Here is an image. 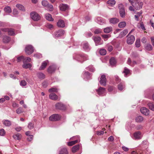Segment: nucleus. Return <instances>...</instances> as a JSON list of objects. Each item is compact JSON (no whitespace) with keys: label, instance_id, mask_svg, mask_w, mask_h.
<instances>
[{"label":"nucleus","instance_id":"8fccbe9b","mask_svg":"<svg viewBox=\"0 0 154 154\" xmlns=\"http://www.w3.org/2000/svg\"><path fill=\"white\" fill-rule=\"evenodd\" d=\"M128 30L127 29H125L121 32V34L122 36H125L128 33Z\"/></svg>","mask_w":154,"mask_h":154},{"label":"nucleus","instance_id":"603ef678","mask_svg":"<svg viewBox=\"0 0 154 154\" xmlns=\"http://www.w3.org/2000/svg\"><path fill=\"white\" fill-rule=\"evenodd\" d=\"M83 48L84 49L86 50H88V45L87 43H85L83 44Z\"/></svg>","mask_w":154,"mask_h":154},{"label":"nucleus","instance_id":"f257e3e1","mask_svg":"<svg viewBox=\"0 0 154 154\" xmlns=\"http://www.w3.org/2000/svg\"><path fill=\"white\" fill-rule=\"evenodd\" d=\"M134 8L136 10H139L142 8L143 3L139 0H135L133 2L131 0H128Z\"/></svg>","mask_w":154,"mask_h":154},{"label":"nucleus","instance_id":"a878e982","mask_svg":"<svg viewBox=\"0 0 154 154\" xmlns=\"http://www.w3.org/2000/svg\"><path fill=\"white\" fill-rule=\"evenodd\" d=\"M38 78L41 79H43L45 78V75L43 73L38 72L37 74Z\"/></svg>","mask_w":154,"mask_h":154},{"label":"nucleus","instance_id":"ea45409f","mask_svg":"<svg viewBox=\"0 0 154 154\" xmlns=\"http://www.w3.org/2000/svg\"><path fill=\"white\" fill-rule=\"evenodd\" d=\"M125 88L124 84L122 83H120L118 85V88L120 91L123 90Z\"/></svg>","mask_w":154,"mask_h":154},{"label":"nucleus","instance_id":"774afa93","mask_svg":"<svg viewBox=\"0 0 154 154\" xmlns=\"http://www.w3.org/2000/svg\"><path fill=\"white\" fill-rule=\"evenodd\" d=\"M136 129L140 130L142 129L143 126L141 125H138L136 127Z\"/></svg>","mask_w":154,"mask_h":154},{"label":"nucleus","instance_id":"7c9ffc66","mask_svg":"<svg viewBox=\"0 0 154 154\" xmlns=\"http://www.w3.org/2000/svg\"><path fill=\"white\" fill-rule=\"evenodd\" d=\"M149 108L152 111H154V104L153 103L149 102L147 104Z\"/></svg>","mask_w":154,"mask_h":154},{"label":"nucleus","instance_id":"72a5a7b5","mask_svg":"<svg viewBox=\"0 0 154 154\" xmlns=\"http://www.w3.org/2000/svg\"><path fill=\"white\" fill-rule=\"evenodd\" d=\"M32 66V65L31 63H24L22 66L23 68L25 69L30 68Z\"/></svg>","mask_w":154,"mask_h":154},{"label":"nucleus","instance_id":"bf43d9fd","mask_svg":"<svg viewBox=\"0 0 154 154\" xmlns=\"http://www.w3.org/2000/svg\"><path fill=\"white\" fill-rule=\"evenodd\" d=\"M101 32H102V30L101 29H96L95 30L94 32L95 34H99V33H101Z\"/></svg>","mask_w":154,"mask_h":154},{"label":"nucleus","instance_id":"e2e57ef3","mask_svg":"<svg viewBox=\"0 0 154 154\" xmlns=\"http://www.w3.org/2000/svg\"><path fill=\"white\" fill-rule=\"evenodd\" d=\"M42 85L43 87L46 88L48 85V83L47 81H45L42 83Z\"/></svg>","mask_w":154,"mask_h":154},{"label":"nucleus","instance_id":"a211bd4d","mask_svg":"<svg viewBox=\"0 0 154 154\" xmlns=\"http://www.w3.org/2000/svg\"><path fill=\"white\" fill-rule=\"evenodd\" d=\"M96 21L100 25H102L105 23V20L100 17H97Z\"/></svg>","mask_w":154,"mask_h":154},{"label":"nucleus","instance_id":"79ce46f5","mask_svg":"<svg viewBox=\"0 0 154 154\" xmlns=\"http://www.w3.org/2000/svg\"><path fill=\"white\" fill-rule=\"evenodd\" d=\"M99 52L100 55H104L106 53V50L104 49H101L100 50Z\"/></svg>","mask_w":154,"mask_h":154},{"label":"nucleus","instance_id":"a19ab883","mask_svg":"<svg viewBox=\"0 0 154 154\" xmlns=\"http://www.w3.org/2000/svg\"><path fill=\"white\" fill-rule=\"evenodd\" d=\"M8 34L10 35H15V33L13 29H8Z\"/></svg>","mask_w":154,"mask_h":154},{"label":"nucleus","instance_id":"f3484780","mask_svg":"<svg viewBox=\"0 0 154 154\" xmlns=\"http://www.w3.org/2000/svg\"><path fill=\"white\" fill-rule=\"evenodd\" d=\"M134 136L135 139H139L141 138V133L140 131H137L135 132L134 133Z\"/></svg>","mask_w":154,"mask_h":154},{"label":"nucleus","instance_id":"de8ad7c7","mask_svg":"<svg viewBox=\"0 0 154 154\" xmlns=\"http://www.w3.org/2000/svg\"><path fill=\"white\" fill-rule=\"evenodd\" d=\"M28 128L30 129H33L34 128V124L32 122H29L28 125Z\"/></svg>","mask_w":154,"mask_h":154},{"label":"nucleus","instance_id":"58836bf2","mask_svg":"<svg viewBox=\"0 0 154 154\" xmlns=\"http://www.w3.org/2000/svg\"><path fill=\"white\" fill-rule=\"evenodd\" d=\"M4 11L6 13H9L11 12V8L8 6H7L4 9Z\"/></svg>","mask_w":154,"mask_h":154},{"label":"nucleus","instance_id":"4d7b16f0","mask_svg":"<svg viewBox=\"0 0 154 154\" xmlns=\"http://www.w3.org/2000/svg\"><path fill=\"white\" fill-rule=\"evenodd\" d=\"M34 56L37 58H39L42 57V55L41 54L38 53H37L34 54Z\"/></svg>","mask_w":154,"mask_h":154},{"label":"nucleus","instance_id":"052dcab7","mask_svg":"<svg viewBox=\"0 0 154 154\" xmlns=\"http://www.w3.org/2000/svg\"><path fill=\"white\" fill-rule=\"evenodd\" d=\"M87 69H89L90 71L93 72L94 71L95 69L94 67L91 66H89V67L86 68Z\"/></svg>","mask_w":154,"mask_h":154},{"label":"nucleus","instance_id":"f8f14e48","mask_svg":"<svg viewBox=\"0 0 154 154\" xmlns=\"http://www.w3.org/2000/svg\"><path fill=\"white\" fill-rule=\"evenodd\" d=\"M140 110L141 113L145 116H147L149 114V111L145 107L142 108Z\"/></svg>","mask_w":154,"mask_h":154},{"label":"nucleus","instance_id":"473e14b6","mask_svg":"<svg viewBox=\"0 0 154 154\" xmlns=\"http://www.w3.org/2000/svg\"><path fill=\"white\" fill-rule=\"evenodd\" d=\"M80 141V140H76L74 141L69 142L67 143V145L69 146H72L78 143V142H79Z\"/></svg>","mask_w":154,"mask_h":154},{"label":"nucleus","instance_id":"680f3d73","mask_svg":"<svg viewBox=\"0 0 154 154\" xmlns=\"http://www.w3.org/2000/svg\"><path fill=\"white\" fill-rule=\"evenodd\" d=\"M23 58H24V57L23 56H20V57H18L17 58V61L18 62H19L22 60L23 61Z\"/></svg>","mask_w":154,"mask_h":154},{"label":"nucleus","instance_id":"69168bd1","mask_svg":"<svg viewBox=\"0 0 154 154\" xmlns=\"http://www.w3.org/2000/svg\"><path fill=\"white\" fill-rule=\"evenodd\" d=\"M33 136L32 135H29V136L27 137V140L28 141H30L32 140Z\"/></svg>","mask_w":154,"mask_h":154},{"label":"nucleus","instance_id":"ddd939ff","mask_svg":"<svg viewBox=\"0 0 154 154\" xmlns=\"http://www.w3.org/2000/svg\"><path fill=\"white\" fill-rule=\"evenodd\" d=\"M57 109L61 110L65 109L66 107L63 104L61 103H57L55 105Z\"/></svg>","mask_w":154,"mask_h":154},{"label":"nucleus","instance_id":"423d86ee","mask_svg":"<svg viewBox=\"0 0 154 154\" xmlns=\"http://www.w3.org/2000/svg\"><path fill=\"white\" fill-rule=\"evenodd\" d=\"M127 43L128 44H132L135 40V38L134 36L129 35V34H128L127 35Z\"/></svg>","mask_w":154,"mask_h":154},{"label":"nucleus","instance_id":"2eb2a0df","mask_svg":"<svg viewBox=\"0 0 154 154\" xmlns=\"http://www.w3.org/2000/svg\"><path fill=\"white\" fill-rule=\"evenodd\" d=\"M109 20L110 23L113 24H116L119 21V19L116 17H113L109 19Z\"/></svg>","mask_w":154,"mask_h":154},{"label":"nucleus","instance_id":"6e6552de","mask_svg":"<svg viewBox=\"0 0 154 154\" xmlns=\"http://www.w3.org/2000/svg\"><path fill=\"white\" fill-rule=\"evenodd\" d=\"M60 115L57 114H54L50 116L49 118L50 120L55 121L59 120L60 119Z\"/></svg>","mask_w":154,"mask_h":154},{"label":"nucleus","instance_id":"e433bc0d","mask_svg":"<svg viewBox=\"0 0 154 154\" xmlns=\"http://www.w3.org/2000/svg\"><path fill=\"white\" fill-rule=\"evenodd\" d=\"M126 23L125 21L120 22L118 24V26L120 28H122L125 27L126 26Z\"/></svg>","mask_w":154,"mask_h":154},{"label":"nucleus","instance_id":"c03bdc74","mask_svg":"<svg viewBox=\"0 0 154 154\" xmlns=\"http://www.w3.org/2000/svg\"><path fill=\"white\" fill-rule=\"evenodd\" d=\"M16 7L19 9L20 10L22 11L24 10V8L22 5L20 4H17L16 5Z\"/></svg>","mask_w":154,"mask_h":154},{"label":"nucleus","instance_id":"0e129e2a","mask_svg":"<svg viewBox=\"0 0 154 154\" xmlns=\"http://www.w3.org/2000/svg\"><path fill=\"white\" fill-rule=\"evenodd\" d=\"M46 26L48 28H49L50 29H51L53 28V25L50 24H47L46 25Z\"/></svg>","mask_w":154,"mask_h":154},{"label":"nucleus","instance_id":"864d4df0","mask_svg":"<svg viewBox=\"0 0 154 154\" xmlns=\"http://www.w3.org/2000/svg\"><path fill=\"white\" fill-rule=\"evenodd\" d=\"M84 77L87 79H89L90 77V73L88 72H85L84 74Z\"/></svg>","mask_w":154,"mask_h":154},{"label":"nucleus","instance_id":"bb28decb","mask_svg":"<svg viewBox=\"0 0 154 154\" xmlns=\"http://www.w3.org/2000/svg\"><path fill=\"white\" fill-rule=\"evenodd\" d=\"M143 120V118L141 116H138L135 118V121L136 122L140 123L142 122Z\"/></svg>","mask_w":154,"mask_h":154},{"label":"nucleus","instance_id":"a18cd8bd","mask_svg":"<svg viewBox=\"0 0 154 154\" xmlns=\"http://www.w3.org/2000/svg\"><path fill=\"white\" fill-rule=\"evenodd\" d=\"M23 111L21 107H19L16 110V112L18 114H20L23 113Z\"/></svg>","mask_w":154,"mask_h":154},{"label":"nucleus","instance_id":"6ab92c4d","mask_svg":"<svg viewBox=\"0 0 154 154\" xmlns=\"http://www.w3.org/2000/svg\"><path fill=\"white\" fill-rule=\"evenodd\" d=\"M57 26L60 27H63L65 26L64 21L62 20H59L57 23Z\"/></svg>","mask_w":154,"mask_h":154},{"label":"nucleus","instance_id":"f03ea898","mask_svg":"<svg viewBox=\"0 0 154 154\" xmlns=\"http://www.w3.org/2000/svg\"><path fill=\"white\" fill-rule=\"evenodd\" d=\"M118 8L120 16L122 18H125V12L124 6L122 4H119Z\"/></svg>","mask_w":154,"mask_h":154},{"label":"nucleus","instance_id":"393cba45","mask_svg":"<svg viewBox=\"0 0 154 154\" xmlns=\"http://www.w3.org/2000/svg\"><path fill=\"white\" fill-rule=\"evenodd\" d=\"M45 18L49 21H53V19L51 15L49 14H46L45 15Z\"/></svg>","mask_w":154,"mask_h":154},{"label":"nucleus","instance_id":"0eeeda50","mask_svg":"<svg viewBox=\"0 0 154 154\" xmlns=\"http://www.w3.org/2000/svg\"><path fill=\"white\" fill-rule=\"evenodd\" d=\"M97 94L103 96L106 94V90L105 88L100 87L96 91Z\"/></svg>","mask_w":154,"mask_h":154},{"label":"nucleus","instance_id":"6e6d98bb","mask_svg":"<svg viewBox=\"0 0 154 154\" xmlns=\"http://www.w3.org/2000/svg\"><path fill=\"white\" fill-rule=\"evenodd\" d=\"M26 84V82L24 80L21 81L20 83V85L21 86H25Z\"/></svg>","mask_w":154,"mask_h":154},{"label":"nucleus","instance_id":"3c124183","mask_svg":"<svg viewBox=\"0 0 154 154\" xmlns=\"http://www.w3.org/2000/svg\"><path fill=\"white\" fill-rule=\"evenodd\" d=\"M48 10L49 11H51L53 9V6L52 5H48L46 6Z\"/></svg>","mask_w":154,"mask_h":154},{"label":"nucleus","instance_id":"37998d69","mask_svg":"<svg viewBox=\"0 0 154 154\" xmlns=\"http://www.w3.org/2000/svg\"><path fill=\"white\" fill-rule=\"evenodd\" d=\"M31 60V59L30 57H27L24 58V57L23 59V63L29 62H30Z\"/></svg>","mask_w":154,"mask_h":154},{"label":"nucleus","instance_id":"b1692460","mask_svg":"<svg viewBox=\"0 0 154 154\" xmlns=\"http://www.w3.org/2000/svg\"><path fill=\"white\" fill-rule=\"evenodd\" d=\"M145 49L148 51H150L152 50L153 47L150 44H147L145 46Z\"/></svg>","mask_w":154,"mask_h":154},{"label":"nucleus","instance_id":"20e7f679","mask_svg":"<svg viewBox=\"0 0 154 154\" xmlns=\"http://www.w3.org/2000/svg\"><path fill=\"white\" fill-rule=\"evenodd\" d=\"M64 33V30L62 29H60L55 32L53 35L55 38H58L63 36Z\"/></svg>","mask_w":154,"mask_h":154},{"label":"nucleus","instance_id":"5fc2aeb1","mask_svg":"<svg viewBox=\"0 0 154 154\" xmlns=\"http://www.w3.org/2000/svg\"><path fill=\"white\" fill-rule=\"evenodd\" d=\"M42 5L45 7H46L48 4V2L47 1H43L42 2Z\"/></svg>","mask_w":154,"mask_h":154},{"label":"nucleus","instance_id":"c756f323","mask_svg":"<svg viewBox=\"0 0 154 154\" xmlns=\"http://www.w3.org/2000/svg\"><path fill=\"white\" fill-rule=\"evenodd\" d=\"M79 148V144L73 146L72 149V151L73 152H75L78 150Z\"/></svg>","mask_w":154,"mask_h":154},{"label":"nucleus","instance_id":"338daca9","mask_svg":"<svg viewBox=\"0 0 154 154\" xmlns=\"http://www.w3.org/2000/svg\"><path fill=\"white\" fill-rule=\"evenodd\" d=\"M104 133L103 131H97V134L98 135H103Z\"/></svg>","mask_w":154,"mask_h":154},{"label":"nucleus","instance_id":"412c9836","mask_svg":"<svg viewBox=\"0 0 154 154\" xmlns=\"http://www.w3.org/2000/svg\"><path fill=\"white\" fill-rule=\"evenodd\" d=\"M49 98L53 100H56L58 99V96L54 93H52L49 95Z\"/></svg>","mask_w":154,"mask_h":154},{"label":"nucleus","instance_id":"aec40b11","mask_svg":"<svg viewBox=\"0 0 154 154\" xmlns=\"http://www.w3.org/2000/svg\"><path fill=\"white\" fill-rule=\"evenodd\" d=\"M88 59V56L86 54H82L80 56V58L79 59V60L81 62H83Z\"/></svg>","mask_w":154,"mask_h":154},{"label":"nucleus","instance_id":"13d9d810","mask_svg":"<svg viewBox=\"0 0 154 154\" xmlns=\"http://www.w3.org/2000/svg\"><path fill=\"white\" fill-rule=\"evenodd\" d=\"M5 133V132L4 129H2L0 130V135L2 136H4Z\"/></svg>","mask_w":154,"mask_h":154},{"label":"nucleus","instance_id":"9b49d317","mask_svg":"<svg viewBox=\"0 0 154 154\" xmlns=\"http://www.w3.org/2000/svg\"><path fill=\"white\" fill-rule=\"evenodd\" d=\"M57 67L55 65L50 66L48 69V72L49 73H52L54 72L56 69Z\"/></svg>","mask_w":154,"mask_h":154},{"label":"nucleus","instance_id":"dca6fc26","mask_svg":"<svg viewBox=\"0 0 154 154\" xmlns=\"http://www.w3.org/2000/svg\"><path fill=\"white\" fill-rule=\"evenodd\" d=\"M48 63V60L44 61L42 63L41 66L39 68V70H43L45 68Z\"/></svg>","mask_w":154,"mask_h":154},{"label":"nucleus","instance_id":"1a4fd4ad","mask_svg":"<svg viewBox=\"0 0 154 154\" xmlns=\"http://www.w3.org/2000/svg\"><path fill=\"white\" fill-rule=\"evenodd\" d=\"M93 39L94 41L96 46L101 45L103 44V41H101V38L100 37H94L93 38Z\"/></svg>","mask_w":154,"mask_h":154},{"label":"nucleus","instance_id":"39448f33","mask_svg":"<svg viewBox=\"0 0 154 154\" xmlns=\"http://www.w3.org/2000/svg\"><path fill=\"white\" fill-rule=\"evenodd\" d=\"M25 51L27 54L30 55L33 52L34 49L32 45H28L26 46Z\"/></svg>","mask_w":154,"mask_h":154},{"label":"nucleus","instance_id":"09e8293b","mask_svg":"<svg viewBox=\"0 0 154 154\" xmlns=\"http://www.w3.org/2000/svg\"><path fill=\"white\" fill-rule=\"evenodd\" d=\"M58 89L55 88H53L50 89L49 90V92H57V91Z\"/></svg>","mask_w":154,"mask_h":154},{"label":"nucleus","instance_id":"49530a36","mask_svg":"<svg viewBox=\"0 0 154 154\" xmlns=\"http://www.w3.org/2000/svg\"><path fill=\"white\" fill-rule=\"evenodd\" d=\"M136 46L137 48H139L140 46V39H137L135 42Z\"/></svg>","mask_w":154,"mask_h":154},{"label":"nucleus","instance_id":"9d476101","mask_svg":"<svg viewBox=\"0 0 154 154\" xmlns=\"http://www.w3.org/2000/svg\"><path fill=\"white\" fill-rule=\"evenodd\" d=\"M106 76L104 75H101L99 82L100 84L103 86L106 85Z\"/></svg>","mask_w":154,"mask_h":154},{"label":"nucleus","instance_id":"c85d7f7f","mask_svg":"<svg viewBox=\"0 0 154 154\" xmlns=\"http://www.w3.org/2000/svg\"><path fill=\"white\" fill-rule=\"evenodd\" d=\"M13 137L15 140H20L22 137V136L20 134H17L14 135Z\"/></svg>","mask_w":154,"mask_h":154},{"label":"nucleus","instance_id":"f704fd0d","mask_svg":"<svg viewBox=\"0 0 154 154\" xmlns=\"http://www.w3.org/2000/svg\"><path fill=\"white\" fill-rule=\"evenodd\" d=\"M107 3L109 6H113L116 3V1L114 0H109L107 2Z\"/></svg>","mask_w":154,"mask_h":154},{"label":"nucleus","instance_id":"7ed1b4c3","mask_svg":"<svg viewBox=\"0 0 154 154\" xmlns=\"http://www.w3.org/2000/svg\"><path fill=\"white\" fill-rule=\"evenodd\" d=\"M30 15L31 18L34 21H38L40 19V16L35 12L31 13Z\"/></svg>","mask_w":154,"mask_h":154},{"label":"nucleus","instance_id":"c9c22d12","mask_svg":"<svg viewBox=\"0 0 154 154\" xmlns=\"http://www.w3.org/2000/svg\"><path fill=\"white\" fill-rule=\"evenodd\" d=\"M109 62L112 66H114L116 63L115 59L113 57H112L110 59Z\"/></svg>","mask_w":154,"mask_h":154},{"label":"nucleus","instance_id":"4c0bfd02","mask_svg":"<svg viewBox=\"0 0 154 154\" xmlns=\"http://www.w3.org/2000/svg\"><path fill=\"white\" fill-rule=\"evenodd\" d=\"M123 73L125 74L124 75L126 77L127 76V75L130 73V70L126 67H125L123 71Z\"/></svg>","mask_w":154,"mask_h":154},{"label":"nucleus","instance_id":"4be33fe9","mask_svg":"<svg viewBox=\"0 0 154 154\" xmlns=\"http://www.w3.org/2000/svg\"><path fill=\"white\" fill-rule=\"evenodd\" d=\"M59 154H68L67 149L65 148H61L59 151Z\"/></svg>","mask_w":154,"mask_h":154},{"label":"nucleus","instance_id":"2f4dec72","mask_svg":"<svg viewBox=\"0 0 154 154\" xmlns=\"http://www.w3.org/2000/svg\"><path fill=\"white\" fill-rule=\"evenodd\" d=\"M112 30V28L111 27H107L104 29L103 31L105 33H109Z\"/></svg>","mask_w":154,"mask_h":154},{"label":"nucleus","instance_id":"5701e85b","mask_svg":"<svg viewBox=\"0 0 154 154\" xmlns=\"http://www.w3.org/2000/svg\"><path fill=\"white\" fill-rule=\"evenodd\" d=\"M11 40L10 37L7 36H4L3 38V42L5 43L9 42Z\"/></svg>","mask_w":154,"mask_h":154},{"label":"nucleus","instance_id":"cd10ccee","mask_svg":"<svg viewBox=\"0 0 154 154\" xmlns=\"http://www.w3.org/2000/svg\"><path fill=\"white\" fill-rule=\"evenodd\" d=\"M3 124L7 126H9L11 125L10 121L8 120H5L3 121Z\"/></svg>","mask_w":154,"mask_h":154},{"label":"nucleus","instance_id":"4468645a","mask_svg":"<svg viewBox=\"0 0 154 154\" xmlns=\"http://www.w3.org/2000/svg\"><path fill=\"white\" fill-rule=\"evenodd\" d=\"M59 7L60 10L63 11H66L68 10L69 8V7L67 5L63 4H60Z\"/></svg>","mask_w":154,"mask_h":154}]
</instances>
